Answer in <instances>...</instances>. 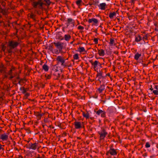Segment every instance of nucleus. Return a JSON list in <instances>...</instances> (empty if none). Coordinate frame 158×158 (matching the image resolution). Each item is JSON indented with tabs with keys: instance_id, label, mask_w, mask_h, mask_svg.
Masks as SVG:
<instances>
[{
	"instance_id": "f257e3e1",
	"label": "nucleus",
	"mask_w": 158,
	"mask_h": 158,
	"mask_svg": "<svg viewBox=\"0 0 158 158\" xmlns=\"http://www.w3.org/2000/svg\"><path fill=\"white\" fill-rule=\"evenodd\" d=\"M54 44L59 50L60 51L62 49L63 44V43L60 42H56L54 43Z\"/></svg>"
},
{
	"instance_id": "f03ea898",
	"label": "nucleus",
	"mask_w": 158,
	"mask_h": 158,
	"mask_svg": "<svg viewBox=\"0 0 158 158\" xmlns=\"http://www.w3.org/2000/svg\"><path fill=\"white\" fill-rule=\"evenodd\" d=\"M43 5V3L40 1L38 2H34L33 3V6L34 7H38L40 8H42Z\"/></svg>"
},
{
	"instance_id": "7ed1b4c3",
	"label": "nucleus",
	"mask_w": 158,
	"mask_h": 158,
	"mask_svg": "<svg viewBox=\"0 0 158 158\" xmlns=\"http://www.w3.org/2000/svg\"><path fill=\"white\" fill-rule=\"evenodd\" d=\"M98 6L99 9L101 10H105L107 8L106 5L104 2L100 3Z\"/></svg>"
},
{
	"instance_id": "20e7f679",
	"label": "nucleus",
	"mask_w": 158,
	"mask_h": 158,
	"mask_svg": "<svg viewBox=\"0 0 158 158\" xmlns=\"http://www.w3.org/2000/svg\"><path fill=\"white\" fill-rule=\"evenodd\" d=\"M18 45V43L17 42L11 41L10 42L9 46L11 48H14L16 47Z\"/></svg>"
},
{
	"instance_id": "39448f33",
	"label": "nucleus",
	"mask_w": 158,
	"mask_h": 158,
	"mask_svg": "<svg viewBox=\"0 0 158 158\" xmlns=\"http://www.w3.org/2000/svg\"><path fill=\"white\" fill-rule=\"evenodd\" d=\"M57 61L61 64L62 65H63L65 61L64 59L61 56H59L56 58Z\"/></svg>"
},
{
	"instance_id": "423d86ee",
	"label": "nucleus",
	"mask_w": 158,
	"mask_h": 158,
	"mask_svg": "<svg viewBox=\"0 0 158 158\" xmlns=\"http://www.w3.org/2000/svg\"><path fill=\"white\" fill-rule=\"evenodd\" d=\"M107 133L104 131H102L100 133H99L100 135V139H102L106 137Z\"/></svg>"
},
{
	"instance_id": "0eeeda50",
	"label": "nucleus",
	"mask_w": 158,
	"mask_h": 158,
	"mask_svg": "<svg viewBox=\"0 0 158 158\" xmlns=\"http://www.w3.org/2000/svg\"><path fill=\"white\" fill-rule=\"evenodd\" d=\"M117 14H118L117 11L110 12L109 15V17L110 19H113L116 17Z\"/></svg>"
},
{
	"instance_id": "6e6552de",
	"label": "nucleus",
	"mask_w": 158,
	"mask_h": 158,
	"mask_svg": "<svg viewBox=\"0 0 158 158\" xmlns=\"http://www.w3.org/2000/svg\"><path fill=\"white\" fill-rule=\"evenodd\" d=\"M0 138L3 141H6L8 138V135L6 134H4L1 135Z\"/></svg>"
},
{
	"instance_id": "1a4fd4ad",
	"label": "nucleus",
	"mask_w": 158,
	"mask_h": 158,
	"mask_svg": "<svg viewBox=\"0 0 158 158\" xmlns=\"http://www.w3.org/2000/svg\"><path fill=\"white\" fill-rule=\"evenodd\" d=\"M97 114L99 115H100L102 117H104L105 116V112L101 110H99L97 112Z\"/></svg>"
},
{
	"instance_id": "9d476101",
	"label": "nucleus",
	"mask_w": 158,
	"mask_h": 158,
	"mask_svg": "<svg viewBox=\"0 0 158 158\" xmlns=\"http://www.w3.org/2000/svg\"><path fill=\"white\" fill-rule=\"evenodd\" d=\"M93 22H94V23L97 24L98 23V21L97 19L95 18H92L91 19H89V23H91Z\"/></svg>"
},
{
	"instance_id": "9b49d317",
	"label": "nucleus",
	"mask_w": 158,
	"mask_h": 158,
	"mask_svg": "<svg viewBox=\"0 0 158 158\" xmlns=\"http://www.w3.org/2000/svg\"><path fill=\"white\" fill-rule=\"evenodd\" d=\"M75 127L76 129H79L81 127V123L80 122H77L75 123Z\"/></svg>"
},
{
	"instance_id": "f8f14e48",
	"label": "nucleus",
	"mask_w": 158,
	"mask_h": 158,
	"mask_svg": "<svg viewBox=\"0 0 158 158\" xmlns=\"http://www.w3.org/2000/svg\"><path fill=\"white\" fill-rule=\"evenodd\" d=\"M109 152L110 154L112 155H116L117 154V152L114 149H110L109 151Z\"/></svg>"
},
{
	"instance_id": "ddd939ff",
	"label": "nucleus",
	"mask_w": 158,
	"mask_h": 158,
	"mask_svg": "<svg viewBox=\"0 0 158 158\" xmlns=\"http://www.w3.org/2000/svg\"><path fill=\"white\" fill-rule=\"evenodd\" d=\"M98 53L99 56H103L105 54V52L103 50L101 49L99 50Z\"/></svg>"
},
{
	"instance_id": "4468645a",
	"label": "nucleus",
	"mask_w": 158,
	"mask_h": 158,
	"mask_svg": "<svg viewBox=\"0 0 158 158\" xmlns=\"http://www.w3.org/2000/svg\"><path fill=\"white\" fill-rule=\"evenodd\" d=\"M71 38V36L69 35H65L64 36V39L66 41L69 40Z\"/></svg>"
},
{
	"instance_id": "2eb2a0df",
	"label": "nucleus",
	"mask_w": 158,
	"mask_h": 158,
	"mask_svg": "<svg viewBox=\"0 0 158 158\" xmlns=\"http://www.w3.org/2000/svg\"><path fill=\"white\" fill-rule=\"evenodd\" d=\"M29 148L33 150H35L36 148V144L35 143L31 144Z\"/></svg>"
},
{
	"instance_id": "dca6fc26",
	"label": "nucleus",
	"mask_w": 158,
	"mask_h": 158,
	"mask_svg": "<svg viewBox=\"0 0 158 158\" xmlns=\"http://www.w3.org/2000/svg\"><path fill=\"white\" fill-rule=\"evenodd\" d=\"M78 50L80 52H85V50L84 47H80L78 48Z\"/></svg>"
},
{
	"instance_id": "f3484780",
	"label": "nucleus",
	"mask_w": 158,
	"mask_h": 158,
	"mask_svg": "<svg viewBox=\"0 0 158 158\" xmlns=\"http://www.w3.org/2000/svg\"><path fill=\"white\" fill-rule=\"evenodd\" d=\"M43 69L46 71H47L48 70V67L46 64H44L43 66Z\"/></svg>"
},
{
	"instance_id": "a211bd4d",
	"label": "nucleus",
	"mask_w": 158,
	"mask_h": 158,
	"mask_svg": "<svg viewBox=\"0 0 158 158\" xmlns=\"http://www.w3.org/2000/svg\"><path fill=\"white\" fill-rule=\"evenodd\" d=\"M141 55L139 53H136L135 56V59L136 60H138L139 57L141 56Z\"/></svg>"
},
{
	"instance_id": "6ab92c4d",
	"label": "nucleus",
	"mask_w": 158,
	"mask_h": 158,
	"mask_svg": "<svg viewBox=\"0 0 158 158\" xmlns=\"http://www.w3.org/2000/svg\"><path fill=\"white\" fill-rule=\"evenodd\" d=\"M83 115L84 117H85L86 118H88L89 117V113H83Z\"/></svg>"
},
{
	"instance_id": "aec40b11",
	"label": "nucleus",
	"mask_w": 158,
	"mask_h": 158,
	"mask_svg": "<svg viewBox=\"0 0 158 158\" xmlns=\"http://www.w3.org/2000/svg\"><path fill=\"white\" fill-rule=\"evenodd\" d=\"M110 44L111 46L115 45V44L114 40L113 39H111L110 40Z\"/></svg>"
},
{
	"instance_id": "412c9836",
	"label": "nucleus",
	"mask_w": 158,
	"mask_h": 158,
	"mask_svg": "<svg viewBox=\"0 0 158 158\" xmlns=\"http://www.w3.org/2000/svg\"><path fill=\"white\" fill-rule=\"evenodd\" d=\"M82 1L81 0H78L76 1V4L78 6H79L81 5Z\"/></svg>"
},
{
	"instance_id": "4be33fe9",
	"label": "nucleus",
	"mask_w": 158,
	"mask_h": 158,
	"mask_svg": "<svg viewBox=\"0 0 158 158\" xmlns=\"http://www.w3.org/2000/svg\"><path fill=\"white\" fill-rule=\"evenodd\" d=\"M73 57L74 60H78L79 58L78 54H74L73 56Z\"/></svg>"
},
{
	"instance_id": "5701e85b",
	"label": "nucleus",
	"mask_w": 158,
	"mask_h": 158,
	"mask_svg": "<svg viewBox=\"0 0 158 158\" xmlns=\"http://www.w3.org/2000/svg\"><path fill=\"white\" fill-rule=\"evenodd\" d=\"M141 40V37L140 36H138L135 38V40L136 41H139Z\"/></svg>"
},
{
	"instance_id": "b1692460",
	"label": "nucleus",
	"mask_w": 158,
	"mask_h": 158,
	"mask_svg": "<svg viewBox=\"0 0 158 158\" xmlns=\"http://www.w3.org/2000/svg\"><path fill=\"white\" fill-rule=\"evenodd\" d=\"M98 63V61L96 60L94 63L93 65L94 68H96Z\"/></svg>"
},
{
	"instance_id": "393cba45",
	"label": "nucleus",
	"mask_w": 158,
	"mask_h": 158,
	"mask_svg": "<svg viewBox=\"0 0 158 158\" xmlns=\"http://www.w3.org/2000/svg\"><path fill=\"white\" fill-rule=\"evenodd\" d=\"M68 21L69 23H73V24L74 23V22L73 20L71 19H68Z\"/></svg>"
},
{
	"instance_id": "a878e982",
	"label": "nucleus",
	"mask_w": 158,
	"mask_h": 158,
	"mask_svg": "<svg viewBox=\"0 0 158 158\" xmlns=\"http://www.w3.org/2000/svg\"><path fill=\"white\" fill-rule=\"evenodd\" d=\"M153 93L155 95H158V90H153Z\"/></svg>"
},
{
	"instance_id": "bb28decb",
	"label": "nucleus",
	"mask_w": 158,
	"mask_h": 158,
	"mask_svg": "<svg viewBox=\"0 0 158 158\" xmlns=\"http://www.w3.org/2000/svg\"><path fill=\"white\" fill-rule=\"evenodd\" d=\"M44 1L46 2L47 4L48 5H49L50 3V0H44Z\"/></svg>"
},
{
	"instance_id": "cd10ccee",
	"label": "nucleus",
	"mask_w": 158,
	"mask_h": 158,
	"mask_svg": "<svg viewBox=\"0 0 158 158\" xmlns=\"http://www.w3.org/2000/svg\"><path fill=\"white\" fill-rule=\"evenodd\" d=\"M150 144H149V143L147 142V143H146V145H145V146L146 147V148H149L150 147Z\"/></svg>"
},
{
	"instance_id": "c85d7f7f",
	"label": "nucleus",
	"mask_w": 158,
	"mask_h": 158,
	"mask_svg": "<svg viewBox=\"0 0 158 158\" xmlns=\"http://www.w3.org/2000/svg\"><path fill=\"white\" fill-rule=\"evenodd\" d=\"M98 40L97 38H95L94 40V43L96 44H97L98 43Z\"/></svg>"
},
{
	"instance_id": "c756f323",
	"label": "nucleus",
	"mask_w": 158,
	"mask_h": 158,
	"mask_svg": "<svg viewBox=\"0 0 158 158\" xmlns=\"http://www.w3.org/2000/svg\"><path fill=\"white\" fill-rule=\"evenodd\" d=\"M78 28L79 29L83 30L84 29V27H83L82 26H79L78 27Z\"/></svg>"
},
{
	"instance_id": "7c9ffc66",
	"label": "nucleus",
	"mask_w": 158,
	"mask_h": 158,
	"mask_svg": "<svg viewBox=\"0 0 158 158\" xmlns=\"http://www.w3.org/2000/svg\"><path fill=\"white\" fill-rule=\"evenodd\" d=\"M155 89H156V90H158V86H155V88H154Z\"/></svg>"
},
{
	"instance_id": "2f4dec72",
	"label": "nucleus",
	"mask_w": 158,
	"mask_h": 158,
	"mask_svg": "<svg viewBox=\"0 0 158 158\" xmlns=\"http://www.w3.org/2000/svg\"><path fill=\"white\" fill-rule=\"evenodd\" d=\"M131 1L132 3H134V2L135 1V0H131Z\"/></svg>"
},
{
	"instance_id": "473e14b6",
	"label": "nucleus",
	"mask_w": 158,
	"mask_h": 158,
	"mask_svg": "<svg viewBox=\"0 0 158 158\" xmlns=\"http://www.w3.org/2000/svg\"><path fill=\"white\" fill-rule=\"evenodd\" d=\"M36 158H43L42 157L38 156Z\"/></svg>"
},
{
	"instance_id": "72a5a7b5",
	"label": "nucleus",
	"mask_w": 158,
	"mask_h": 158,
	"mask_svg": "<svg viewBox=\"0 0 158 158\" xmlns=\"http://www.w3.org/2000/svg\"><path fill=\"white\" fill-rule=\"evenodd\" d=\"M31 16L32 18H33V17H32V15H31Z\"/></svg>"
},
{
	"instance_id": "f704fd0d",
	"label": "nucleus",
	"mask_w": 158,
	"mask_h": 158,
	"mask_svg": "<svg viewBox=\"0 0 158 158\" xmlns=\"http://www.w3.org/2000/svg\"><path fill=\"white\" fill-rule=\"evenodd\" d=\"M1 147H0V149H1Z\"/></svg>"
}]
</instances>
